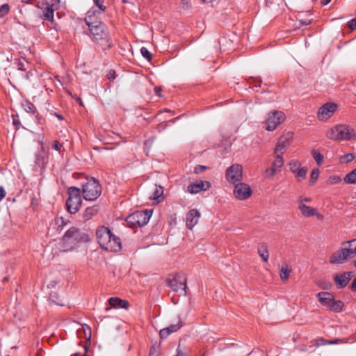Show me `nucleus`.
I'll return each mask as SVG.
<instances>
[{"instance_id":"1","label":"nucleus","mask_w":356,"mask_h":356,"mask_svg":"<svg viewBox=\"0 0 356 356\" xmlns=\"http://www.w3.org/2000/svg\"><path fill=\"white\" fill-rule=\"evenodd\" d=\"M89 241L90 237L88 234L76 227H72L63 236L60 246L63 252H70L79 247L80 244Z\"/></svg>"},{"instance_id":"2","label":"nucleus","mask_w":356,"mask_h":356,"mask_svg":"<svg viewBox=\"0 0 356 356\" xmlns=\"http://www.w3.org/2000/svg\"><path fill=\"white\" fill-rule=\"evenodd\" d=\"M86 22L92 35L93 40L102 47V50H107L113 46L108 29L103 22L99 21L90 22L87 19H86Z\"/></svg>"},{"instance_id":"3","label":"nucleus","mask_w":356,"mask_h":356,"mask_svg":"<svg viewBox=\"0 0 356 356\" xmlns=\"http://www.w3.org/2000/svg\"><path fill=\"white\" fill-rule=\"evenodd\" d=\"M96 236L100 247L109 252H118L121 250V240L114 235L110 229L105 226L99 227L96 232Z\"/></svg>"},{"instance_id":"4","label":"nucleus","mask_w":356,"mask_h":356,"mask_svg":"<svg viewBox=\"0 0 356 356\" xmlns=\"http://www.w3.org/2000/svg\"><path fill=\"white\" fill-rule=\"evenodd\" d=\"M326 136L332 140L348 141L356 138V132L350 125L339 124L330 129Z\"/></svg>"},{"instance_id":"5","label":"nucleus","mask_w":356,"mask_h":356,"mask_svg":"<svg viewBox=\"0 0 356 356\" xmlns=\"http://www.w3.org/2000/svg\"><path fill=\"white\" fill-rule=\"evenodd\" d=\"M102 187L99 180L94 178H86V181L81 184V193L86 201H95L102 194Z\"/></svg>"},{"instance_id":"6","label":"nucleus","mask_w":356,"mask_h":356,"mask_svg":"<svg viewBox=\"0 0 356 356\" xmlns=\"http://www.w3.org/2000/svg\"><path fill=\"white\" fill-rule=\"evenodd\" d=\"M67 194L69 197L66 200L67 210L71 214H74L79 210L82 203L81 188L71 186L67 189Z\"/></svg>"},{"instance_id":"7","label":"nucleus","mask_w":356,"mask_h":356,"mask_svg":"<svg viewBox=\"0 0 356 356\" xmlns=\"http://www.w3.org/2000/svg\"><path fill=\"white\" fill-rule=\"evenodd\" d=\"M152 213V210L137 211L128 216L126 222L130 227H142L147 224Z\"/></svg>"},{"instance_id":"8","label":"nucleus","mask_w":356,"mask_h":356,"mask_svg":"<svg viewBox=\"0 0 356 356\" xmlns=\"http://www.w3.org/2000/svg\"><path fill=\"white\" fill-rule=\"evenodd\" d=\"M167 284L172 291H181L184 296L186 295V279L184 275L177 274L172 278H168Z\"/></svg>"},{"instance_id":"9","label":"nucleus","mask_w":356,"mask_h":356,"mask_svg":"<svg viewBox=\"0 0 356 356\" xmlns=\"http://www.w3.org/2000/svg\"><path fill=\"white\" fill-rule=\"evenodd\" d=\"M285 118V115L282 111L269 113L266 120V130L273 131L280 124L284 121Z\"/></svg>"},{"instance_id":"10","label":"nucleus","mask_w":356,"mask_h":356,"mask_svg":"<svg viewBox=\"0 0 356 356\" xmlns=\"http://www.w3.org/2000/svg\"><path fill=\"white\" fill-rule=\"evenodd\" d=\"M226 179L232 184L241 181L243 178V167L239 164H234L226 170Z\"/></svg>"},{"instance_id":"11","label":"nucleus","mask_w":356,"mask_h":356,"mask_svg":"<svg viewBox=\"0 0 356 356\" xmlns=\"http://www.w3.org/2000/svg\"><path fill=\"white\" fill-rule=\"evenodd\" d=\"M70 222V221L69 220L65 219L63 217L56 216L48 229V234L50 235L60 234L64 227L67 225Z\"/></svg>"},{"instance_id":"12","label":"nucleus","mask_w":356,"mask_h":356,"mask_svg":"<svg viewBox=\"0 0 356 356\" xmlns=\"http://www.w3.org/2000/svg\"><path fill=\"white\" fill-rule=\"evenodd\" d=\"M234 194L238 200H244L251 195L252 191L247 184L238 182L235 184Z\"/></svg>"},{"instance_id":"13","label":"nucleus","mask_w":356,"mask_h":356,"mask_svg":"<svg viewBox=\"0 0 356 356\" xmlns=\"http://www.w3.org/2000/svg\"><path fill=\"white\" fill-rule=\"evenodd\" d=\"M353 254L350 247L348 248H341L336 252H334L330 259V262L331 264H343L346 259L351 254Z\"/></svg>"},{"instance_id":"14","label":"nucleus","mask_w":356,"mask_h":356,"mask_svg":"<svg viewBox=\"0 0 356 356\" xmlns=\"http://www.w3.org/2000/svg\"><path fill=\"white\" fill-rule=\"evenodd\" d=\"M337 105L334 103H326L318 111V118L321 121L327 120L336 111Z\"/></svg>"},{"instance_id":"15","label":"nucleus","mask_w":356,"mask_h":356,"mask_svg":"<svg viewBox=\"0 0 356 356\" xmlns=\"http://www.w3.org/2000/svg\"><path fill=\"white\" fill-rule=\"evenodd\" d=\"M353 275V272H344L341 274L334 275L333 280L337 285V288L339 289L345 288L349 283Z\"/></svg>"},{"instance_id":"16","label":"nucleus","mask_w":356,"mask_h":356,"mask_svg":"<svg viewBox=\"0 0 356 356\" xmlns=\"http://www.w3.org/2000/svg\"><path fill=\"white\" fill-rule=\"evenodd\" d=\"M211 186V184L207 181H200L196 183H192L187 187V191L191 194H196L202 191H207Z\"/></svg>"},{"instance_id":"17","label":"nucleus","mask_w":356,"mask_h":356,"mask_svg":"<svg viewBox=\"0 0 356 356\" xmlns=\"http://www.w3.org/2000/svg\"><path fill=\"white\" fill-rule=\"evenodd\" d=\"M200 218V213L198 210L193 209H191L186 214V224L189 229H192L195 225L198 222Z\"/></svg>"},{"instance_id":"18","label":"nucleus","mask_w":356,"mask_h":356,"mask_svg":"<svg viewBox=\"0 0 356 356\" xmlns=\"http://www.w3.org/2000/svg\"><path fill=\"white\" fill-rule=\"evenodd\" d=\"M183 326V322L181 318H178L175 324H172L168 327L160 330L159 335L161 339L167 338L170 334L178 331Z\"/></svg>"},{"instance_id":"19","label":"nucleus","mask_w":356,"mask_h":356,"mask_svg":"<svg viewBox=\"0 0 356 356\" xmlns=\"http://www.w3.org/2000/svg\"><path fill=\"white\" fill-rule=\"evenodd\" d=\"M108 302L110 305V307H108L106 308V311H108L111 309V307L114 308H123V309H127L129 306V303L126 300L120 299L118 297H113L109 298Z\"/></svg>"},{"instance_id":"20","label":"nucleus","mask_w":356,"mask_h":356,"mask_svg":"<svg viewBox=\"0 0 356 356\" xmlns=\"http://www.w3.org/2000/svg\"><path fill=\"white\" fill-rule=\"evenodd\" d=\"M316 296L318 297L320 303L323 306L329 309L331 305V302L334 299V296L329 292H319L317 293Z\"/></svg>"},{"instance_id":"21","label":"nucleus","mask_w":356,"mask_h":356,"mask_svg":"<svg viewBox=\"0 0 356 356\" xmlns=\"http://www.w3.org/2000/svg\"><path fill=\"white\" fill-rule=\"evenodd\" d=\"M56 9H57V8H54L53 3L51 4L47 3L43 10L42 19L52 22L54 21V13Z\"/></svg>"},{"instance_id":"22","label":"nucleus","mask_w":356,"mask_h":356,"mask_svg":"<svg viewBox=\"0 0 356 356\" xmlns=\"http://www.w3.org/2000/svg\"><path fill=\"white\" fill-rule=\"evenodd\" d=\"M289 145L288 139L284 137H282L279 139L278 142L277 143V145L275 146L274 153L275 155L282 154L284 152V150L286 149V147Z\"/></svg>"},{"instance_id":"23","label":"nucleus","mask_w":356,"mask_h":356,"mask_svg":"<svg viewBox=\"0 0 356 356\" xmlns=\"http://www.w3.org/2000/svg\"><path fill=\"white\" fill-rule=\"evenodd\" d=\"M298 209L301 213L306 217L313 216L316 213V209L312 207L307 206L306 204H303L302 200H301L300 203L299 204Z\"/></svg>"},{"instance_id":"24","label":"nucleus","mask_w":356,"mask_h":356,"mask_svg":"<svg viewBox=\"0 0 356 356\" xmlns=\"http://www.w3.org/2000/svg\"><path fill=\"white\" fill-rule=\"evenodd\" d=\"M99 206L98 205H94L92 207H89L86 209L83 214V218L84 221H88L90 220L94 216H95L99 211Z\"/></svg>"},{"instance_id":"25","label":"nucleus","mask_w":356,"mask_h":356,"mask_svg":"<svg viewBox=\"0 0 356 356\" xmlns=\"http://www.w3.org/2000/svg\"><path fill=\"white\" fill-rule=\"evenodd\" d=\"M149 197L152 200H155L157 203L161 202L164 199L163 188L161 186L155 185L154 191Z\"/></svg>"},{"instance_id":"26","label":"nucleus","mask_w":356,"mask_h":356,"mask_svg":"<svg viewBox=\"0 0 356 356\" xmlns=\"http://www.w3.org/2000/svg\"><path fill=\"white\" fill-rule=\"evenodd\" d=\"M257 252L259 255L262 258V260L265 262L268 261L269 257V253L267 246L264 243L259 244L257 248Z\"/></svg>"},{"instance_id":"27","label":"nucleus","mask_w":356,"mask_h":356,"mask_svg":"<svg viewBox=\"0 0 356 356\" xmlns=\"http://www.w3.org/2000/svg\"><path fill=\"white\" fill-rule=\"evenodd\" d=\"M343 306L344 304L341 300H335L334 298L328 309L332 312L338 313L342 310Z\"/></svg>"},{"instance_id":"28","label":"nucleus","mask_w":356,"mask_h":356,"mask_svg":"<svg viewBox=\"0 0 356 356\" xmlns=\"http://www.w3.org/2000/svg\"><path fill=\"white\" fill-rule=\"evenodd\" d=\"M343 180L346 184H356V168L354 170H353L351 172L348 173L345 176Z\"/></svg>"},{"instance_id":"29","label":"nucleus","mask_w":356,"mask_h":356,"mask_svg":"<svg viewBox=\"0 0 356 356\" xmlns=\"http://www.w3.org/2000/svg\"><path fill=\"white\" fill-rule=\"evenodd\" d=\"M284 165V159L280 154L275 156V159L273 163L272 167L275 169L277 172L281 171V168Z\"/></svg>"},{"instance_id":"30","label":"nucleus","mask_w":356,"mask_h":356,"mask_svg":"<svg viewBox=\"0 0 356 356\" xmlns=\"http://www.w3.org/2000/svg\"><path fill=\"white\" fill-rule=\"evenodd\" d=\"M307 172V168L304 167V168H300L295 174V176L298 179V181H300L305 179Z\"/></svg>"},{"instance_id":"31","label":"nucleus","mask_w":356,"mask_h":356,"mask_svg":"<svg viewBox=\"0 0 356 356\" xmlns=\"http://www.w3.org/2000/svg\"><path fill=\"white\" fill-rule=\"evenodd\" d=\"M23 106H24V110L27 113L34 114L36 112L35 106L30 102H26L25 104H23Z\"/></svg>"},{"instance_id":"32","label":"nucleus","mask_w":356,"mask_h":356,"mask_svg":"<svg viewBox=\"0 0 356 356\" xmlns=\"http://www.w3.org/2000/svg\"><path fill=\"white\" fill-rule=\"evenodd\" d=\"M312 154L313 158L314 159L317 164L318 165H321L323 160V156L320 152L315 149L312 150Z\"/></svg>"},{"instance_id":"33","label":"nucleus","mask_w":356,"mask_h":356,"mask_svg":"<svg viewBox=\"0 0 356 356\" xmlns=\"http://www.w3.org/2000/svg\"><path fill=\"white\" fill-rule=\"evenodd\" d=\"M161 348L159 345L153 344L149 350V356H159Z\"/></svg>"},{"instance_id":"34","label":"nucleus","mask_w":356,"mask_h":356,"mask_svg":"<svg viewBox=\"0 0 356 356\" xmlns=\"http://www.w3.org/2000/svg\"><path fill=\"white\" fill-rule=\"evenodd\" d=\"M319 173H320V171L318 168H315V169L312 170L311 176H310V180H309L310 184L312 185L316 182V181L318 179V177L319 176Z\"/></svg>"},{"instance_id":"35","label":"nucleus","mask_w":356,"mask_h":356,"mask_svg":"<svg viewBox=\"0 0 356 356\" xmlns=\"http://www.w3.org/2000/svg\"><path fill=\"white\" fill-rule=\"evenodd\" d=\"M290 274V270H289L286 267H282L280 270V279L282 281H286L288 280Z\"/></svg>"},{"instance_id":"36","label":"nucleus","mask_w":356,"mask_h":356,"mask_svg":"<svg viewBox=\"0 0 356 356\" xmlns=\"http://www.w3.org/2000/svg\"><path fill=\"white\" fill-rule=\"evenodd\" d=\"M290 170L293 173L296 174V172L300 168V163L297 161H292L289 163Z\"/></svg>"},{"instance_id":"37","label":"nucleus","mask_w":356,"mask_h":356,"mask_svg":"<svg viewBox=\"0 0 356 356\" xmlns=\"http://www.w3.org/2000/svg\"><path fill=\"white\" fill-rule=\"evenodd\" d=\"M10 10V6L4 3L0 6V18L5 17Z\"/></svg>"},{"instance_id":"38","label":"nucleus","mask_w":356,"mask_h":356,"mask_svg":"<svg viewBox=\"0 0 356 356\" xmlns=\"http://www.w3.org/2000/svg\"><path fill=\"white\" fill-rule=\"evenodd\" d=\"M140 53L142 56L145 58L148 61H150L152 60V54L149 52V51L146 48L143 47L140 49Z\"/></svg>"},{"instance_id":"39","label":"nucleus","mask_w":356,"mask_h":356,"mask_svg":"<svg viewBox=\"0 0 356 356\" xmlns=\"http://www.w3.org/2000/svg\"><path fill=\"white\" fill-rule=\"evenodd\" d=\"M323 289L328 290L331 288L332 284L330 282L325 280H321L317 284Z\"/></svg>"},{"instance_id":"40","label":"nucleus","mask_w":356,"mask_h":356,"mask_svg":"<svg viewBox=\"0 0 356 356\" xmlns=\"http://www.w3.org/2000/svg\"><path fill=\"white\" fill-rule=\"evenodd\" d=\"M35 163L41 168H44V158L40 154H37L35 158Z\"/></svg>"},{"instance_id":"41","label":"nucleus","mask_w":356,"mask_h":356,"mask_svg":"<svg viewBox=\"0 0 356 356\" xmlns=\"http://www.w3.org/2000/svg\"><path fill=\"white\" fill-rule=\"evenodd\" d=\"M348 244L353 254H356V238L344 242L343 244Z\"/></svg>"},{"instance_id":"42","label":"nucleus","mask_w":356,"mask_h":356,"mask_svg":"<svg viewBox=\"0 0 356 356\" xmlns=\"http://www.w3.org/2000/svg\"><path fill=\"white\" fill-rule=\"evenodd\" d=\"M5 268H6V270H5V272H6V273H7V274H8V275L5 276V277L3 278L2 282H3V283H6V282H8V280H9V277H10V273H12V271H13V269H12V267H11V266H10V267H9L8 265H6V266H5Z\"/></svg>"},{"instance_id":"43","label":"nucleus","mask_w":356,"mask_h":356,"mask_svg":"<svg viewBox=\"0 0 356 356\" xmlns=\"http://www.w3.org/2000/svg\"><path fill=\"white\" fill-rule=\"evenodd\" d=\"M341 179L339 176H332L329 178L328 181L330 184H336L339 183Z\"/></svg>"},{"instance_id":"44","label":"nucleus","mask_w":356,"mask_h":356,"mask_svg":"<svg viewBox=\"0 0 356 356\" xmlns=\"http://www.w3.org/2000/svg\"><path fill=\"white\" fill-rule=\"evenodd\" d=\"M207 168L205 165H197L194 168V172L195 174H200L203 172Z\"/></svg>"},{"instance_id":"45","label":"nucleus","mask_w":356,"mask_h":356,"mask_svg":"<svg viewBox=\"0 0 356 356\" xmlns=\"http://www.w3.org/2000/svg\"><path fill=\"white\" fill-rule=\"evenodd\" d=\"M95 4L102 10L104 11L106 10V6L103 5L104 0H93Z\"/></svg>"},{"instance_id":"46","label":"nucleus","mask_w":356,"mask_h":356,"mask_svg":"<svg viewBox=\"0 0 356 356\" xmlns=\"http://www.w3.org/2000/svg\"><path fill=\"white\" fill-rule=\"evenodd\" d=\"M277 172V171L275 169H274L273 167H271L270 168H267L266 170V173L267 174V176L269 177H273Z\"/></svg>"},{"instance_id":"47","label":"nucleus","mask_w":356,"mask_h":356,"mask_svg":"<svg viewBox=\"0 0 356 356\" xmlns=\"http://www.w3.org/2000/svg\"><path fill=\"white\" fill-rule=\"evenodd\" d=\"M348 26L350 30H355L356 29V18L350 19L348 22Z\"/></svg>"},{"instance_id":"48","label":"nucleus","mask_w":356,"mask_h":356,"mask_svg":"<svg viewBox=\"0 0 356 356\" xmlns=\"http://www.w3.org/2000/svg\"><path fill=\"white\" fill-rule=\"evenodd\" d=\"M107 78L111 81H113L115 79V72L113 70H110L107 74Z\"/></svg>"},{"instance_id":"49","label":"nucleus","mask_w":356,"mask_h":356,"mask_svg":"<svg viewBox=\"0 0 356 356\" xmlns=\"http://www.w3.org/2000/svg\"><path fill=\"white\" fill-rule=\"evenodd\" d=\"M181 7L184 9H188L191 7L190 0H181Z\"/></svg>"},{"instance_id":"50","label":"nucleus","mask_w":356,"mask_h":356,"mask_svg":"<svg viewBox=\"0 0 356 356\" xmlns=\"http://www.w3.org/2000/svg\"><path fill=\"white\" fill-rule=\"evenodd\" d=\"M343 158H344V159L346 160V162H350V161H352L354 159L355 156L353 154H346L343 156Z\"/></svg>"},{"instance_id":"51","label":"nucleus","mask_w":356,"mask_h":356,"mask_svg":"<svg viewBox=\"0 0 356 356\" xmlns=\"http://www.w3.org/2000/svg\"><path fill=\"white\" fill-rule=\"evenodd\" d=\"M6 191L4 188L0 186V202L6 197Z\"/></svg>"},{"instance_id":"52","label":"nucleus","mask_w":356,"mask_h":356,"mask_svg":"<svg viewBox=\"0 0 356 356\" xmlns=\"http://www.w3.org/2000/svg\"><path fill=\"white\" fill-rule=\"evenodd\" d=\"M53 147L54 149L59 151L62 147V145L58 140H55L54 142Z\"/></svg>"},{"instance_id":"53","label":"nucleus","mask_w":356,"mask_h":356,"mask_svg":"<svg viewBox=\"0 0 356 356\" xmlns=\"http://www.w3.org/2000/svg\"><path fill=\"white\" fill-rule=\"evenodd\" d=\"M252 81L250 82V83H253L254 86L257 87L259 86V84L261 83V79L259 78H252Z\"/></svg>"},{"instance_id":"54","label":"nucleus","mask_w":356,"mask_h":356,"mask_svg":"<svg viewBox=\"0 0 356 356\" xmlns=\"http://www.w3.org/2000/svg\"><path fill=\"white\" fill-rule=\"evenodd\" d=\"M350 289L352 291L356 292V277L353 279L350 286Z\"/></svg>"},{"instance_id":"55","label":"nucleus","mask_w":356,"mask_h":356,"mask_svg":"<svg viewBox=\"0 0 356 356\" xmlns=\"http://www.w3.org/2000/svg\"><path fill=\"white\" fill-rule=\"evenodd\" d=\"M180 346V344L177 346L176 356H186V355L181 350Z\"/></svg>"},{"instance_id":"56","label":"nucleus","mask_w":356,"mask_h":356,"mask_svg":"<svg viewBox=\"0 0 356 356\" xmlns=\"http://www.w3.org/2000/svg\"><path fill=\"white\" fill-rule=\"evenodd\" d=\"M17 69L19 70H21V71H26V68L25 67L24 63H23L20 62V61L17 63Z\"/></svg>"},{"instance_id":"57","label":"nucleus","mask_w":356,"mask_h":356,"mask_svg":"<svg viewBox=\"0 0 356 356\" xmlns=\"http://www.w3.org/2000/svg\"><path fill=\"white\" fill-rule=\"evenodd\" d=\"M321 341H323V343L322 344H325V343H328V344H336V343H338L339 341V339H336V340H333V341H325L323 340V339H321Z\"/></svg>"},{"instance_id":"58","label":"nucleus","mask_w":356,"mask_h":356,"mask_svg":"<svg viewBox=\"0 0 356 356\" xmlns=\"http://www.w3.org/2000/svg\"><path fill=\"white\" fill-rule=\"evenodd\" d=\"M300 22L302 25H309L312 22V19H300Z\"/></svg>"},{"instance_id":"59","label":"nucleus","mask_w":356,"mask_h":356,"mask_svg":"<svg viewBox=\"0 0 356 356\" xmlns=\"http://www.w3.org/2000/svg\"><path fill=\"white\" fill-rule=\"evenodd\" d=\"M301 200H302V202H311V201H312V198H310V197H305V198H302V196H300V197H299V198H298V202H299V203H300Z\"/></svg>"},{"instance_id":"60","label":"nucleus","mask_w":356,"mask_h":356,"mask_svg":"<svg viewBox=\"0 0 356 356\" xmlns=\"http://www.w3.org/2000/svg\"><path fill=\"white\" fill-rule=\"evenodd\" d=\"M154 91H155V93L156 95H158L159 97H161V88L160 87H155Z\"/></svg>"},{"instance_id":"61","label":"nucleus","mask_w":356,"mask_h":356,"mask_svg":"<svg viewBox=\"0 0 356 356\" xmlns=\"http://www.w3.org/2000/svg\"><path fill=\"white\" fill-rule=\"evenodd\" d=\"M13 124H14V126H15V127H16V128L17 129V128H18V127H19V124H20V122H19V121H18L17 120H16V119L13 118Z\"/></svg>"},{"instance_id":"62","label":"nucleus","mask_w":356,"mask_h":356,"mask_svg":"<svg viewBox=\"0 0 356 356\" xmlns=\"http://www.w3.org/2000/svg\"><path fill=\"white\" fill-rule=\"evenodd\" d=\"M74 99H75V100H76V102L77 103H79L80 105H83V102H82V100H81V97H74Z\"/></svg>"},{"instance_id":"63","label":"nucleus","mask_w":356,"mask_h":356,"mask_svg":"<svg viewBox=\"0 0 356 356\" xmlns=\"http://www.w3.org/2000/svg\"><path fill=\"white\" fill-rule=\"evenodd\" d=\"M56 282L55 281H51L48 285V287H54L56 285Z\"/></svg>"},{"instance_id":"64","label":"nucleus","mask_w":356,"mask_h":356,"mask_svg":"<svg viewBox=\"0 0 356 356\" xmlns=\"http://www.w3.org/2000/svg\"><path fill=\"white\" fill-rule=\"evenodd\" d=\"M331 1V0H322L321 3L323 5H327Z\"/></svg>"}]
</instances>
